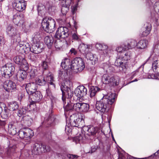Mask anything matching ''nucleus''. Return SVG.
I'll use <instances>...</instances> for the list:
<instances>
[{
	"label": "nucleus",
	"instance_id": "obj_1",
	"mask_svg": "<svg viewBox=\"0 0 159 159\" xmlns=\"http://www.w3.org/2000/svg\"><path fill=\"white\" fill-rule=\"evenodd\" d=\"M116 96L115 93H109L104 95L100 101L97 102L96 108L102 112L107 111L115 102Z\"/></svg>",
	"mask_w": 159,
	"mask_h": 159
},
{
	"label": "nucleus",
	"instance_id": "obj_2",
	"mask_svg": "<svg viewBox=\"0 0 159 159\" xmlns=\"http://www.w3.org/2000/svg\"><path fill=\"white\" fill-rule=\"evenodd\" d=\"M84 120L81 116H79L76 114H73L70 116L68 120H66V126L68 127L70 126L81 128L83 127V124Z\"/></svg>",
	"mask_w": 159,
	"mask_h": 159
},
{
	"label": "nucleus",
	"instance_id": "obj_3",
	"mask_svg": "<svg viewBox=\"0 0 159 159\" xmlns=\"http://www.w3.org/2000/svg\"><path fill=\"white\" fill-rule=\"evenodd\" d=\"M6 32L11 39V42L14 44L20 41V34L16 29L11 24L8 25L7 27Z\"/></svg>",
	"mask_w": 159,
	"mask_h": 159
},
{
	"label": "nucleus",
	"instance_id": "obj_4",
	"mask_svg": "<svg viewBox=\"0 0 159 159\" xmlns=\"http://www.w3.org/2000/svg\"><path fill=\"white\" fill-rule=\"evenodd\" d=\"M85 67L83 59L79 57H76L70 62V69L75 72L81 71Z\"/></svg>",
	"mask_w": 159,
	"mask_h": 159
},
{
	"label": "nucleus",
	"instance_id": "obj_5",
	"mask_svg": "<svg viewBox=\"0 0 159 159\" xmlns=\"http://www.w3.org/2000/svg\"><path fill=\"white\" fill-rule=\"evenodd\" d=\"M55 20L51 17L43 18L41 23L43 29L49 33L52 32L55 30Z\"/></svg>",
	"mask_w": 159,
	"mask_h": 159
},
{
	"label": "nucleus",
	"instance_id": "obj_6",
	"mask_svg": "<svg viewBox=\"0 0 159 159\" xmlns=\"http://www.w3.org/2000/svg\"><path fill=\"white\" fill-rule=\"evenodd\" d=\"M61 89L62 92V100L64 106V104L67 103L70 101H72L74 99L72 97L73 95V91L70 88L65 85H62L61 86Z\"/></svg>",
	"mask_w": 159,
	"mask_h": 159
},
{
	"label": "nucleus",
	"instance_id": "obj_7",
	"mask_svg": "<svg viewBox=\"0 0 159 159\" xmlns=\"http://www.w3.org/2000/svg\"><path fill=\"white\" fill-rule=\"evenodd\" d=\"M102 81L104 84H109L110 85L114 86L118 85L120 78L118 76L105 74L102 76Z\"/></svg>",
	"mask_w": 159,
	"mask_h": 159
},
{
	"label": "nucleus",
	"instance_id": "obj_8",
	"mask_svg": "<svg viewBox=\"0 0 159 159\" xmlns=\"http://www.w3.org/2000/svg\"><path fill=\"white\" fill-rule=\"evenodd\" d=\"M18 133V135L20 139L25 140H27V143H30V139L34 135L33 130L28 128L21 129Z\"/></svg>",
	"mask_w": 159,
	"mask_h": 159
},
{
	"label": "nucleus",
	"instance_id": "obj_9",
	"mask_svg": "<svg viewBox=\"0 0 159 159\" xmlns=\"http://www.w3.org/2000/svg\"><path fill=\"white\" fill-rule=\"evenodd\" d=\"M15 70V67L11 63H7L1 69L2 74L6 78L11 76L13 74Z\"/></svg>",
	"mask_w": 159,
	"mask_h": 159
},
{
	"label": "nucleus",
	"instance_id": "obj_10",
	"mask_svg": "<svg viewBox=\"0 0 159 159\" xmlns=\"http://www.w3.org/2000/svg\"><path fill=\"white\" fill-rule=\"evenodd\" d=\"M50 150V148L43 144L35 143L33 146L32 152L35 155L39 154L42 152H48Z\"/></svg>",
	"mask_w": 159,
	"mask_h": 159
},
{
	"label": "nucleus",
	"instance_id": "obj_11",
	"mask_svg": "<svg viewBox=\"0 0 159 159\" xmlns=\"http://www.w3.org/2000/svg\"><path fill=\"white\" fill-rule=\"evenodd\" d=\"M81 102L75 103V101L73 100L72 101H70L67 103L64 104V107L65 111H74L77 112L80 111Z\"/></svg>",
	"mask_w": 159,
	"mask_h": 159
},
{
	"label": "nucleus",
	"instance_id": "obj_12",
	"mask_svg": "<svg viewBox=\"0 0 159 159\" xmlns=\"http://www.w3.org/2000/svg\"><path fill=\"white\" fill-rule=\"evenodd\" d=\"M12 7L19 11H22L26 7V2L24 0H14L12 3Z\"/></svg>",
	"mask_w": 159,
	"mask_h": 159
},
{
	"label": "nucleus",
	"instance_id": "obj_13",
	"mask_svg": "<svg viewBox=\"0 0 159 159\" xmlns=\"http://www.w3.org/2000/svg\"><path fill=\"white\" fill-rule=\"evenodd\" d=\"M69 35V30L66 27H59L55 35V38L57 39L65 38L67 37Z\"/></svg>",
	"mask_w": 159,
	"mask_h": 159
},
{
	"label": "nucleus",
	"instance_id": "obj_14",
	"mask_svg": "<svg viewBox=\"0 0 159 159\" xmlns=\"http://www.w3.org/2000/svg\"><path fill=\"white\" fill-rule=\"evenodd\" d=\"M14 60L15 62L20 65L22 68L26 70L28 69V65L24 58V55L17 56L14 58Z\"/></svg>",
	"mask_w": 159,
	"mask_h": 159
},
{
	"label": "nucleus",
	"instance_id": "obj_15",
	"mask_svg": "<svg viewBox=\"0 0 159 159\" xmlns=\"http://www.w3.org/2000/svg\"><path fill=\"white\" fill-rule=\"evenodd\" d=\"M16 43H18L17 45V48L19 49L20 52L26 54L29 51H30L31 48L29 43L25 42Z\"/></svg>",
	"mask_w": 159,
	"mask_h": 159
},
{
	"label": "nucleus",
	"instance_id": "obj_16",
	"mask_svg": "<svg viewBox=\"0 0 159 159\" xmlns=\"http://www.w3.org/2000/svg\"><path fill=\"white\" fill-rule=\"evenodd\" d=\"M87 92V89L83 85H80L78 86L74 91L75 95L80 98L86 96Z\"/></svg>",
	"mask_w": 159,
	"mask_h": 159
},
{
	"label": "nucleus",
	"instance_id": "obj_17",
	"mask_svg": "<svg viewBox=\"0 0 159 159\" xmlns=\"http://www.w3.org/2000/svg\"><path fill=\"white\" fill-rule=\"evenodd\" d=\"M83 129V131L85 132L86 134L90 136L95 135L99 130V129L97 127L89 125L84 126Z\"/></svg>",
	"mask_w": 159,
	"mask_h": 159
},
{
	"label": "nucleus",
	"instance_id": "obj_18",
	"mask_svg": "<svg viewBox=\"0 0 159 159\" xmlns=\"http://www.w3.org/2000/svg\"><path fill=\"white\" fill-rule=\"evenodd\" d=\"M25 88L29 95H31L36 92L37 89V85L36 83L30 82L26 84Z\"/></svg>",
	"mask_w": 159,
	"mask_h": 159
},
{
	"label": "nucleus",
	"instance_id": "obj_19",
	"mask_svg": "<svg viewBox=\"0 0 159 159\" xmlns=\"http://www.w3.org/2000/svg\"><path fill=\"white\" fill-rule=\"evenodd\" d=\"M3 87L7 92L12 91V90L16 89V84L13 82L7 80L5 81L3 84Z\"/></svg>",
	"mask_w": 159,
	"mask_h": 159
},
{
	"label": "nucleus",
	"instance_id": "obj_20",
	"mask_svg": "<svg viewBox=\"0 0 159 159\" xmlns=\"http://www.w3.org/2000/svg\"><path fill=\"white\" fill-rule=\"evenodd\" d=\"M24 20V16L22 14L17 13L14 15L13 21L16 25L20 26L23 24Z\"/></svg>",
	"mask_w": 159,
	"mask_h": 159
},
{
	"label": "nucleus",
	"instance_id": "obj_21",
	"mask_svg": "<svg viewBox=\"0 0 159 159\" xmlns=\"http://www.w3.org/2000/svg\"><path fill=\"white\" fill-rule=\"evenodd\" d=\"M121 57L116 59L115 61V64L118 66H119V69L120 71L122 72L125 73L127 68V65L126 64L124 63L121 61Z\"/></svg>",
	"mask_w": 159,
	"mask_h": 159
},
{
	"label": "nucleus",
	"instance_id": "obj_22",
	"mask_svg": "<svg viewBox=\"0 0 159 159\" xmlns=\"http://www.w3.org/2000/svg\"><path fill=\"white\" fill-rule=\"evenodd\" d=\"M43 47L40 43H33L30 51L33 53L37 54L43 51Z\"/></svg>",
	"mask_w": 159,
	"mask_h": 159
},
{
	"label": "nucleus",
	"instance_id": "obj_23",
	"mask_svg": "<svg viewBox=\"0 0 159 159\" xmlns=\"http://www.w3.org/2000/svg\"><path fill=\"white\" fill-rule=\"evenodd\" d=\"M30 97L33 100V102H40L43 98V96L40 92L39 91H36L34 93L31 95H29Z\"/></svg>",
	"mask_w": 159,
	"mask_h": 159
},
{
	"label": "nucleus",
	"instance_id": "obj_24",
	"mask_svg": "<svg viewBox=\"0 0 159 159\" xmlns=\"http://www.w3.org/2000/svg\"><path fill=\"white\" fill-rule=\"evenodd\" d=\"M24 70H20L17 72L16 77L17 80L20 81L22 82L26 77V72Z\"/></svg>",
	"mask_w": 159,
	"mask_h": 159
},
{
	"label": "nucleus",
	"instance_id": "obj_25",
	"mask_svg": "<svg viewBox=\"0 0 159 159\" xmlns=\"http://www.w3.org/2000/svg\"><path fill=\"white\" fill-rule=\"evenodd\" d=\"M45 124L47 127L53 126L56 124V120L53 116H50L45 121Z\"/></svg>",
	"mask_w": 159,
	"mask_h": 159
},
{
	"label": "nucleus",
	"instance_id": "obj_26",
	"mask_svg": "<svg viewBox=\"0 0 159 159\" xmlns=\"http://www.w3.org/2000/svg\"><path fill=\"white\" fill-rule=\"evenodd\" d=\"M91 46L90 45H87L82 43L80 45L79 49L80 52L86 55L89 52V49Z\"/></svg>",
	"mask_w": 159,
	"mask_h": 159
},
{
	"label": "nucleus",
	"instance_id": "obj_27",
	"mask_svg": "<svg viewBox=\"0 0 159 159\" xmlns=\"http://www.w3.org/2000/svg\"><path fill=\"white\" fill-rule=\"evenodd\" d=\"M86 57L88 59H89L91 61L92 64H94L97 62L98 61V59L95 54H93L89 52L85 55Z\"/></svg>",
	"mask_w": 159,
	"mask_h": 159
},
{
	"label": "nucleus",
	"instance_id": "obj_28",
	"mask_svg": "<svg viewBox=\"0 0 159 159\" xmlns=\"http://www.w3.org/2000/svg\"><path fill=\"white\" fill-rule=\"evenodd\" d=\"M45 96L48 99H50L51 100L52 104L54 105L56 103L57 99L52 95L50 90L48 88L46 90Z\"/></svg>",
	"mask_w": 159,
	"mask_h": 159
},
{
	"label": "nucleus",
	"instance_id": "obj_29",
	"mask_svg": "<svg viewBox=\"0 0 159 159\" xmlns=\"http://www.w3.org/2000/svg\"><path fill=\"white\" fill-rule=\"evenodd\" d=\"M148 44V41L146 39L141 40L137 43V48L143 49L146 48Z\"/></svg>",
	"mask_w": 159,
	"mask_h": 159
},
{
	"label": "nucleus",
	"instance_id": "obj_30",
	"mask_svg": "<svg viewBox=\"0 0 159 159\" xmlns=\"http://www.w3.org/2000/svg\"><path fill=\"white\" fill-rule=\"evenodd\" d=\"M70 59L68 58H66L62 60L61 63V66L63 69L67 70L70 69Z\"/></svg>",
	"mask_w": 159,
	"mask_h": 159
},
{
	"label": "nucleus",
	"instance_id": "obj_31",
	"mask_svg": "<svg viewBox=\"0 0 159 159\" xmlns=\"http://www.w3.org/2000/svg\"><path fill=\"white\" fill-rule=\"evenodd\" d=\"M44 42L49 48H50L53 44L54 40L53 37L50 36H46L44 39Z\"/></svg>",
	"mask_w": 159,
	"mask_h": 159
},
{
	"label": "nucleus",
	"instance_id": "obj_32",
	"mask_svg": "<svg viewBox=\"0 0 159 159\" xmlns=\"http://www.w3.org/2000/svg\"><path fill=\"white\" fill-rule=\"evenodd\" d=\"M113 50L111 49L107 48L103 49L100 52L101 56L103 58L104 57H108L113 52Z\"/></svg>",
	"mask_w": 159,
	"mask_h": 159
},
{
	"label": "nucleus",
	"instance_id": "obj_33",
	"mask_svg": "<svg viewBox=\"0 0 159 159\" xmlns=\"http://www.w3.org/2000/svg\"><path fill=\"white\" fill-rule=\"evenodd\" d=\"M132 57L131 52L129 51L125 52L121 55L122 60L128 61L130 60Z\"/></svg>",
	"mask_w": 159,
	"mask_h": 159
},
{
	"label": "nucleus",
	"instance_id": "obj_34",
	"mask_svg": "<svg viewBox=\"0 0 159 159\" xmlns=\"http://www.w3.org/2000/svg\"><path fill=\"white\" fill-rule=\"evenodd\" d=\"M33 43H39L41 39V35L39 32H36L32 36Z\"/></svg>",
	"mask_w": 159,
	"mask_h": 159
},
{
	"label": "nucleus",
	"instance_id": "obj_35",
	"mask_svg": "<svg viewBox=\"0 0 159 159\" xmlns=\"http://www.w3.org/2000/svg\"><path fill=\"white\" fill-rule=\"evenodd\" d=\"M101 89L96 86H92L90 89V96L91 97H94L96 93L101 90Z\"/></svg>",
	"mask_w": 159,
	"mask_h": 159
},
{
	"label": "nucleus",
	"instance_id": "obj_36",
	"mask_svg": "<svg viewBox=\"0 0 159 159\" xmlns=\"http://www.w3.org/2000/svg\"><path fill=\"white\" fill-rule=\"evenodd\" d=\"M19 107L18 103L16 102H13L10 103L8 104V108L11 111H14L17 109Z\"/></svg>",
	"mask_w": 159,
	"mask_h": 159
},
{
	"label": "nucleus",
	"instance_id": "obj_37",
	"mask_svg": "<svg viewBox=\"0 0 159 159\" xmlns=\"http://www.w3.org/2000/svg\"><path fill=\"white\" fill-rule=\"evenodd\" d=\"M38 14L42 17H44L46 13V9L44 6H39L38 8Z\"/></svg>",
	"mask_w": 159,
	"mask_h": 159
},
{
	"label": "nucleus",
	"instance_id": "obj_38",
	"mask_svg": "<svg viewBox=\"0 0 159 159\" xmlns=\"http://www.w3.org/2000/svg\"><path fill=\"white\" fill-rule=\"evenodd\" d=\"M126 44V48L129 49L135 48L136 47L137 48V42L134 39L131 40L130 43H128Z\"/></svg>",
	"mask_w": 159,
	"mask_h": 159
},
{
	"label": "nucleus",
	"instance_id": "obj_39",
	"mask_svg": "<svg viewBox=\"0 0 159 159\" xmlns=\"http://www.w3.org/2000/svg\"><path fill=\"white\" fill-rule=\"evenodd\" d=\"M85 137L83 135L79 134L75 137L73 139V141L76 143H81L84 142Z\"/></svg>",
	"mask_w": 159,
	"mask_h": 159
},
{
	"label": "nucleus",
	"instance_id": "obj_40",
	"mask_svg": "<svg viewBox=\"0 0 159 159\" xmlns=\"http://www.w3.org/2000/svg\"><path fill=\"white\" fill-rule=\"evenodd\" d=\"M23 120L25 124L27 126H30L32 122V120L30 116L28 115H26L23 117Z\"/></svg>",
	"mask_w": 159,
	"mask_h": 159
},
{
	"label": "nucleus",
	"instance_id": "obj_41",
	"mask_svg": "<svg viewBox=\"0 0 159 159\" xmlns=\"http://www.w3.org/2000/svg\"><path fill=\"white\" fill-rule=\"evenodd\" d=\"M80 111L86 112L89 110V106L88 104L81 102Z\"/></svg>",
	"mask_w": 159,
	"mask_h": 159
},
{
	"label": "nucleus",
	"instance_id": "obj_42",
	"mask_svg": "<svg viewBox=\"0 0 159 159\" xmlns=\"http://www.w3.org/2000/svg\"><path fill=\"white\" fill-rule=\"evenodd\" d=\"M36 83L39 85H43L45 84L46 81L43 76H39L36 80Z\"/></svg>",
	"mask_w": 159,
	"mask_h": 159
},
{
	"label": "nucleus",
	"instance_id": "obj_43",
	"mask_svg": "<svg viewBox=\"0 0 159 159\" xmlns=\"http://www.w3.org/2000/svg\"><path fill=\"white\" fill-rule=\"evenodd\" d=\"M8 132L9 134L12 135H15L16 133V131L15 126L12 124H10L8 126Z\"/></svg>",
	"mask_w": 159,
	"mask_h": 159
},
{
	"label": "nucleus",
	"instance_id": "obj_44",
	"mask_svg": "<svg viewBox=\"0 0 159 159\" xmlns=\"http://www.w3.org/2000/svg\"><path fill=\"white\" fill-rule=\"evenodd\" d=\"M9 109L6 107H4V110L1 113V116L4 119H7L10 116V113Z\"/></svg>",
	"mask_w": 159,
	"mask_h": 159
},
{
	"label": "nucleus",
	"instance_id": "obj_45",
	"mask_svg": "<svg viewBox=\"0 0 159 159\" xmlns=\"http://www.w3.org/2000/svg\"><path fill=\"white\" fill-rule=\"evenodd\" d=\"M127 48L126 44L125 43L117 47L116 48V50L118 52L121 53L122 54L125 52L126 49Z\"/></svg>",
	"mask_w": 159,
	"mask_h": 159
},
{
	"label": "nucleus",
	"instance_id": "obj_46",
	"mask_svg": "<svg viewBox=\"0 0 159 159\" xmlns=\"http://www.w3.org/2000/svg\"><path fill=\"white\" fill-rule=\"evenodd\" d=\"M145 29V30L143 31L142 34V35L143 37L147 36L150 33L151 30L150 25H149L146 26Z\"/></svg>",
	"mask_w": 159,
	"mask_h": 159
},
{
	"label": "nucleus",
	"instance_id": "obj_47",
	"mask_svg": "<svg viewBox=\"0 0 159 159\" xmlns=\"http://www.w3.org/2000/svg\"><path fill=\"white\" fill-rule=\"evenodd\" d=\"M63 42L61 41L59 39L56 40L53 43L54 46L55 48H60L63 44Z\"/></svg>",
	"mask_w": 159,
	"mask_h": 159
},
{
	"label": "nucleus",
	"instance_id": "obj_48",
	"mask_svg": "<svg viewBox=\"0 0 159 159\" xmlns=\"http://www.w3.org/2000/svg\"><path fill=\"white\" fill-rule=\"evenodd\" d=\"M59 76L62 79H65L67 75V73L66 70L60 71L59 73Z\"/></svg>",
	"mask_w": 159,
	"mask_h": 159
},
{
	"label": "nucleus",
	"instance_id": "obj_49",
	"mask_svg": "<svg viewBox=\"0 0 159 159\" xmlns=\"http://www.w3.org/2000/svg\"><path fill=\"white\" fill-rule=\"evenodd\" d=\"M38 58L39 56L38 55H35L33 53L30 54L28 56V59L32 61H36Z\"/></svg>",
	"mask_w": 159,
	"mask_h": 159
},
{
	"label": "nucleus",
	"instance_id": "obj_50",
	"mask_svg": "<svg viewBox=\"0 0 159 159\" xmlns=\"http://www.w3.org/2000/svg\"><path fill=\"white\" fill-rule=\"evenodd\" d=\"M15 148V146H13L12 147L11 145L9 147L7 150V154L8 156L11 155L14 152Z\"/></svg>",
	"mask_w": 159,
	"mask_h": 159
},
{
	"label": "nucleus",
	"instance_id": "obj_51",
	"mask_svg": "<svg viewBox=\"0 0 159 159\" xmlns=\"http://www.w3.org/2000/svg\"><path fill=\"white\" fill-rule=\"evenodd\" d=\"M71 34L73 39L75 40H77L79 39L80 36L78 35L76 30L75 31H72Z\"/></svg>",
	"mask_w": 159,
	"mask_h": 159
},
{
	"label": "nucleus",
	"instance_id": "obj_52",
	"mask_svg": "<svg viewBox=\"0 0 159 159\" xmlns=\"http://www.w3.org/2000/svg\"><path fill=\"white\" fill-rule=\"evenodd\" d=\"M61 5L62 6L61 9V13L63 15H65L69 11V7L66 5H62V4H61Z\"/></svg>",
	"mask_w": 159,
	"mask_h": 159
},
{
	"label": "nucleus",
	"instance_id": "obj_53",
	"mask_svg": "<svg viewBox=\"0 0 159 159\" xmlns=\"http://www.w3.org/2000/svg\"><path fill=\"white\" fill-rule=\"evenodd\" d=\"M96 48L101 51L103 49L107 48V46L106 45L102 44L99 43H97L95 45Z\"/></svg>",
	"mask_w": 159,
	"mask_h": 159
},
{
	"label": "nucleus",
	"instance_id": "obj_54",
	"mask_svg": "<svg viewBox=\"0 0 159 159\" xmlns=\"http://www.w3.org/2000/svg\"><path fill=\"white\" fill-rule=\"evenodd\" d=\"M73 0H62L61 1V4L63 5H66V6L70 7Z\"/></svg>",
	"mask_w": 159,
	"mask_h": 159
},
{
	"label": "nucleus",
	"instance_id": "obj_55",
	"mask_svg": "<svg viewBox=\"0 0 159 159\" xmlns=\"http://www.w3.org/2000/svg\"><path fill=\"white\" fill-rule=\"evenodd\" d=\"M153 7L155 12L159 15V1L156 2Z\"/></svg>",
	"mask_w": 159,
	"mask_h": 159
},
{
	"label": "nucleus",
	"instance_id": "obj_56",
	"mask_svg": "<svg viewBox=\"0 0 159 159\" xmlns=\"http://www.w3.org/2000/svg\"><path fill=\"white\" fill-rule=\"evenodd\" d=\"M26 110L25 108L23 107L19 109L18 111V114L19 116H20L22 114H24L25 113Z\"/></svg>",
	"mask_w": 159,
	"mask_h": 159
},
{
	"label": "nucleus",
	"instance_id": "obj_57",
	"mask_svg": "<svg viewBox=\"0 0 159 159\" xmlns=\"http://www.w3.org/2000/svg\"><path fill=\"white\" fill-rule=\"evenodd\" d=\"M37 71L35 69H32L30 72V75L31 78H33L36 75Z\"/></svg>",
	"mask_w": 159,
	"mask_h": 159
},
{
	"label": "nucleus",
	"instance_id": "obj_58",
	"mask_svg": "<svg viewBox=\"0 0 159 159\" xmlns=\"http://www.w3.org/2000/svg\"><path fill=\"white\" fill-rule=\"evenodd\" d=\"M41 66L43 69L46 70L48 67V62L45 61H43L41 64Z\"/></svg>",
	"mask_w": 159,
	"mask_h": 159
},
{
	"label": "nucleus",
	"instance_id": "obj_59",
	"mask_svg": "<svg viewBox=\"0 0 159 159\" xmlns=\"http://www.w3.org/2000/svg\"><path fill=\"white\" fill-rule=\"evenodd\" d=\"M157 61H158V63H159V60H156L152 63V68L154 71H155L154 70H156L157 68V64H158Z\"/></svg>",
	"mask_w": 159,
	"mask_h": 159
},
{
	"label": "nucleus",
	"instance_id": "obj_60",
	"mask_svg": "<svg viewBox=\"0 0 159 159\" xmlns=\"http://www.w3.org/2000/svg\"><path fill=\"white\" fill-rule=\"evenodd\" d=\"M67 157L69 159H77L79 156L75 155L68 154L67 155Z\"/></svg>",
	"mask_w": 159,
	"mask_h": 159
},
{
	"label": "nucleus",
	"instance_id": "obj_61",
	"mask_svg": "<svg viewBox=\"0 0 159 159\" xmlns=\"http://www.w3.org/2000/svg\"><path fill=\"white\" fill-rule=\"evenodd\" d=\"M46 80L47 81H53V75L50 73H49V74L48 75V76L46 77Z\"/></svg>",
	"mask_w": 159,
	"mask_h": 159
},
{
	"label": "nucleus",
	"instance_id": "obj_62",
	"mask_svg": "<svg viewBox=\"0 0 159 159\" xmlns=\"http://www.w3.org/2000/svg\"><path fill=\"white\" fill-rule=\"evenodd\" d=\"M70 52L71 54H73L74 55H75L77 53V51L74 48H72L70 50Z\"/></svg>",
	"mask_w": 159,
	"mask_h": 159
},
{
	"label": "nucleus",
	"instance_id": "obj_63",
	"mask_svg": "<svg viewBox=\"0 0 159 159\" xmlns=\"http://www.w3.org/2000/svg\"><path fill=\"white\" fill-rule=\"evenodd\" d=\"M148 78L149 79H157V77L154 74H152L151 75H149L148 76Z\"/></svg>",
	"mask_w": 159,
	"mask_h": 159
},
{
	"label": "nucleus",
	"instance_id": "obj_64",
	"mask_svg": "<svg viewBox=\"0 0 159 159\" xmlns=\"http://www.w3.org/2000/svg\"><path fill=\"white\" fill-rule=\"evenodd\" d=\"M96 150V148L95 147H92L91 150L88 152L89 153H92L94 152Z\"/></svg>",
	"mask_w": 159,
	"mask_h": 159
}]
</instances>
